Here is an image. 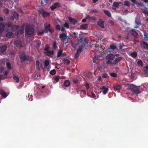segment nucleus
Returning a JSON list of instances; mask_svg holds the SVG:
<instances>
[{"label": "nucleus", "instance_id": "f257e3e1", "mask_svg": "<svg viewBox=\"0 0 148 148\" xmlns=\"http://www.w3.org/2000/svg\"><path fill=\"white\" fill-rule=\"evenodd\" d=\"M25 37L27 38L31 37L35 35L34 29L29 25H27L25 27Z\"/></svg>", "mask_w": 148, "mask_h": 148}, {"label": "nucleus", "instance_id": "f03ea898", "mask_svg": "<svg viewBox=\"0 0 148 148\" xmlns=\"http://www.w3.org/2000/svg\"><path fill=\"white\" fill-rule=\"evenodd\" d=\"M19 58L22 63L26 61L32 62L34 60L33 57L26 55L25 53L24 52H22L19 54Z\"/></svg>", "mask_w": 148, "mask_h": 148}, {"label": "nucleus", "instance_id": "7ed1b4c3", "mask_svg": "<svg viewBox=\"0 0 148 148\" xmlns=\"http://www.w3.org/2000/svg\"><path fill=\"white\" fill-rule=\"evenodd\" d=\"M129 88L134 93L139 94L140 92L139 90L140 87H138L133 84H130L129 86Z\"/></svg>", "mask_w": 148, "mask_h": 148}, {"label": "nucleus", "instance_id": "20e7f679", "mask_svg": "<svg viewBox=\"0 0 148 148\" xmlns=\"http://www.w3.org/2000/svg\"><path fill=\"white\" fill-rule=\"evenodd\" d=\"M38 12L40 14H42L43 17L49 16L50 14V13L45 11L43 9L39 10Z\"/></svg>", "mask_w": 148, "mask_h": 148}, {"label": "nucleus", "instance_id": "39448f33", "mask_svg": "<svg viewBox=\"0 0 148 148\" xmlns=\"http://www.w3.org/2000/svg\"><path fill=\"white\" fill-rule=\"evenodd\" d=\"M61 6V4L59 2H56L53 4L50 7L51 10H53L57 8H60Z\"/></svg>", "mask_w": 148, "mask_h": 148}, {"label": "nucleus", "instance_id": "423d86ee", "mask_svg": "<svg viewBox=\"0 0 148 148\" xmlns=\"http://www.w3.org/2000/svg\"><path fill=\"white\" fill-rule=\"evenodd\" d=\"M77 33L73 32V34L70 33L69 35L67 36V40L71 39L72 38H76L77 37Z\"/></svg>", "mask_w": 148, "mask_h": 148}, {"label": "nucleus", "instance_id": "0eeeda50", "mask_svg": "<svg viewBox=\"0 0 148 148\" xmlns=\"http://www.w3.org/2000/svg\"><path fill=\"white\" fill-rule=\"evenodd\" d=\"M123 58L121 57H118L115 59L112 62L114 65L117 64L121 60H122Z\"/></svg>", "mask_w": 148, "mask_h": 148}, {"label": "nucleus", "instance_id": "6e6552de", "mask_svg": "<svg viewBox=\"0 0 148 148\" xmlns=\"http://www.w3.org/2000/svg\"><path fill=\"white\" fill-rule=\"evenodd\" d=\"M113 88L115 91H117L118 92H120L121 86L120 85L116 84L113 85Z\"/></svg>", "mask_w": 148, "mask_h": 148}, {"label": "nucleus", "instance_id": "1a4fd4ad", "mask_svg": "<svg viewBox=\"0 0 148 148\" xmlns=\"http://www.w3.org/2000/svg\"><path fill=\"white\" fill-rule=\"evenodd\" d=\"M140 45L141 47L145 49L148 50V44L145 41H142L141 42Z\"/></svg>", "mask_w": 148, "mask_h": 148}, {"label": "nucleus", "instance_id": "9d476101", "mask_svg": "<svg viewBox=\"0 0 148 148\" xmlns=\"http://www.w3.org/2000/svg\"><path fill=\"white\" fill-rule=\"evenodd\" d=\"M115 58V56L114 54H110L107 55L106 57V59L107 60H112Z\"/></svg>", "mask_w": 148, "mask_h": 148}, {"label": "nucleus", "instance_id": "9b49d317", "mask_svg": "<svg viewBox=\"0 0 148 148\" xmlns=\"http://www.w3.org/2000/svg\"><path fill=\"white\" fill-rule=\"evenodd\" d=\"M7 48V47L5 45H2L0 47V52L2 53L6 51Z\"/></svg>", "mask_w": 148, "mask_h": 148}, {"label": "nucleus", "instance_id": "f8f14e48", "mask_svg": "<svg viewBox=\"0 0 148 148\" xmlns=\"http://www.w3.org/2000/svg\"><path fill=\"white\" fill-rule=\"evenodd\" d=\"M69 19L70 22L73 25H75L77 22L76 20L73 18H72L71 17H69Z\"/></svg>", "mask_w": 148, "mask_h": 148}, {"label": "nucleus", "instance_id": "ddd939ff", "mask_svg": "<svg viewBox=\"0 0 148 148\" xmlns=\"http://www.w3.org/2000/svg\"><path fill=\"white\" fill-rule=\"evenodd\" d=\"M130 33L133 36L136 37L138 36V35L137 32L134 29L130 30Z\"/></svg>", "mask_w": 148, "mask_h": 148}, {"label": "nucleus", "instance_id": "4468645a", "mask_svg": "<svg viewBox=\"0 0 148 148\" xmlns=\"http://www.w3.org/2000/svg\"><path fill=\"white\" fill-rule=\"evenodd\" d=\"M6 36L8 38H12L14 37V35L12 32H9L6 34Z\"/></svg>", "mask_w": 148, "mask_h": 148}, {"label": "nucleus", "instance_id": "2eb2a0df", "mask_svg": "<svg viewBox=\"0 0 148 148\" xmlns=\"http://www.w3.org/2000/svg\"><path fill=\"white\" fill-rule=\"evenodd\" d=\"M104 21H102L101 19L99 20L97 22L98 25L101 28H104Z\"/></svg>", "mask_w": 148, "mask_h": 148}, {"label": "nucleus", "instance_id": "dca6fc26", "mask_svg": "<svg viewBox=\"0 0 148 148\" xmlns=\"http://www.w3.org/2000/svg\"><path fill=\"white\" fill-rule=\"evenodd\" d=\"M20 27V26L18 25H13L12 27L11 30L15 32L19 29Z\"/></svg>", "mask_w": 148, "mask_h": 148}, {"label": "nucleus", "instance_id": "f3484780", "mask_svg": "<svg viewBox=\"0 0 148 148\" xmlns=\"http://www.w3.org/2000/svg\"><path fill=\"white\" fill-rule=\"evenodd\" d=\"M86 18L88 19L90 21H94L96 20L95 17L89 15H87L86 17Z\"/></svg>", "mask_w": 148, "mask_h": 148}, {"label": "nucleus", "instance_id": "a211bd4d", "mask_svg": "<svg viewBox=\"0 0 148 148\" xmlns=\"http://www.w3.org/2000/svg\"><path fill=\"white\" fill-rule=\"evenodd\" d=\"M88 43L86 42H84L83 43L82 45L79 47H82L84 48H85L86 49H87V48L88 46Z\"/></svg>", "mask_w": 148, "mask_h": 148}, {"label": "nucleus", "instance_id": "6ab92c4d", "mask_svg": "<svg viewBox=\"0 0 148 148\" xmlns=\"http://www.w3.org/2000/svg\"><path fill=\"white\" fill-rule=\"evenodd\" d=\"M103 11L105 14L108 17H110L111 16V14L109 11L106 10H104Z\"/></svg>", "mask_w": 148, "mask_h": 148}, {"label": "nucleus", "instance_id": "aec40b11", "mask_svg": "<svg viewBox=\"0 0 148 148\" xmlns=\"http://www.w3.org/2000/svg\"><path fill=\"white\" fill-rule=\"evenodd\" d=\"M101 89L103 90V92L104 94H106L109 90L108 88H106L104 86H102V87L101 88Z\"/></svg>", "mask_w": 148, "mask_h": 148}, {"label": "nucleus", "instance_id": "412c9836", "mask_svg": "<svg viewBox=\"0 0 148 148\" xmlns=\"http://www.w3.org/2000/svg\"><path fill=\"white\" fill-rule=\"evenodd\" d=\"M24 26L22 27L21 29L17 32V34L18 35H21L24 32Z\"/></svg>", "mask_w": 148, "mask_h": 148}, {"label": "nucleus", "instance_id": "4be33fe9", "mask_svg": "<svg viewBox=\"0 0 148 148\" xmlns=\"http://www.w3.org/2000/svg\"><path fill=\"white\" fill-rule=\"evenodd\" d=\"M70 83L69 80H66L64 82L63 85L65 87H67L70 86Z\"/></svg>", "mask_w": 148, "mask_h": 148}, {"label": "nucleus", "instance_id": "5701e85b", "mask_svg": "<svg viewBox=\"0 0 148 148\" xmlns=\"http://www.w3.org/2000/svg\"><path fill=\"white\" fill-rule=\"evenodd\" d=\"M5 25L2 23H0V34L4 30Z\"/></svg>", "mask_w": 148, "mask_h": 148}, {"label": "nucleus", "instance_id": "b1692460", "mask_svg": "<svg viewBox=\"0 0 148 148\" xmlns=\"http://www.w3.org/2000/svg\"><path fill=\"white\" fill-rule=\"evenodd\" d=\"M12 14L14 17L16 18V20H18L19 16V14L15 12H13Z\"/></svg>", "mask_w": 148, "mask_h": 148}, {"label": "nucleus", "instance_id": "393cba45", "mask_svg": "<svg viewBox=\"0 0 148 148\" xmlns=\"http://www.w3.org/2000/svg\"><path fill=\"white\" fill-rule=\"evenodd\" d=\"M110 49H112V50H114V49H116V50H118V49L115 46H114V45H111L110 46V48H109V50L108 51H110V52L111 51L110 50Z\"/></svg>", "mask_w": 148, "mask_h": 148}, {"label": "nucleus", "instance_id": "a878e982", "mask_svg": "<svg viewBox=\"0 0 148 148\" xmlns=\"http://www.w3.org/2000/svg\"><path fill=\"white\" fill-rule=\"evenodd\" d=\"M88 25L87 24L81 25L80 26V28L81 29H85L88 28Z\"/></svg>", "mask_w": 148, "mask_h": 148}, {"label": "nucleus", "instance_id": "bb28decb", "mask_svg": "<svg viewBox=\"0 0 148 148\" xmlns=\"http://www.w3.org/2000/svg\"><path fill=\"white\" fill-rule=\"evenodd\" d=\"M44 31L45 33H47L48 32L49 30L50 29V28H49L48 27L47 25H46L45 24L44 25Z\"/></svg>", "mask_w": 148, "mask_h": 148}, {"label": "nucleus", "instance_id": "cd10ccee", "mask_svg": "<svg viewBox=\"0 0 148 148\" xmlns=\"http://www.w3.org/2000/svg\"><path fill=\"white\" fill-rule=\"evenodd\" d=\"M135 23L136 25L134 27V28H138L141 25V22H138L136 20H135Z\"/></svg>", "mask_w": 148, "mask_h": 148}, {"label": "nucleus", "instance_id": "c85d7f7f", "mask_svg": "<svg viewBox=\"0 0 148 148\" xmlns=\"http://www.w3.org/2000/svg\"><path fill=\"white\" fill-rule=\"evenodd\" d=\"M63 52V51L62 49H60L59 50L58 52L57 57L58 58L60 57H61Z\"/></svg>", "mask_w": 148, "mask_h": 148}, {"label": "nucleus", "instance_id": "c756f323", "mask_svg": "<svg viewBox=\"0 0 148 148\" xmlns=\"http://www.w3.org/2000/svg\"><path fill=\"white\" fill-rule=\"evenodd\" d=\"M53 54V51H48L46 52V55L47 56H50V57H51V56H52Z\"/></svg>", "mask_w": 148, "mask_h": 148}, {"label": "nucleus", "instance_id": "7c9ffc66", "mask_svg": "<svg viewBox=\"0 0 148 148\" xmlns=\"http://www.w3.org/2000/svg\"><path fill=\"white\" fill-rule=\"evenodd\" d=\"M53 48L54 50H56L58 48L56 42V41H54L53 42Z\"/></svg>", "mask_w": 148, "mask_h": 148}, {"label": "nucleus", "instance_id": "2f4dec72", "mask_svg": "<svg viewBox=\"0 0 148 148\" xmlns=\"http://www.w3.org/2000/svg\"><path fill=\"white\" fill-rule=\"evenodd\" d=\"M66 33H62L60 34L59 35V38L62 39L63 38H64L66 36Z\"/></svg>", "mask_w": 148, "mask_h": 148}, {"label": "nucleus", "instance_id": "473e14b6", "mask_svg": "<svg viewBox=\"0 0 148 148\" xmlns=\"http://www.w3.org/2000/svg\"><path fill=\"white\" fill-rule=\"evenodd\" d=\"M49 0H44L43 1H41V5H44L48 3Z\"/></svg>", "mask_w": 148, "mask_h": 148}, {"label": "nucleus", "instance_id": "72a5a7b5", "mask_svg": "<svg viewBox=\"0 0 148 148\" xmlns=\"http://www.w3.org/2000/svg\"><path fill=\"white\" fill-rule=\"evenodd\" d=\"M44 66L45 68H47V66L49 64V62L48 60H45V62Z\"/></svg>", "mask_w": 148, "mask_h": 148}, {"label": "nucleus", "instance_id": "f704fd0d", "mask_svg": "<svg viewBox=\"0 0 148 148\" xmlns=\"http://www.w3.org/2000/svg\"><path fill=\"white\" fill-rule=\"evenodd\" d=\"M144 72L145 73L148 74V65H146L145 67H144Z\"/></svg>", "mask_w": 148, "mask_h": 148}, {"label": "nucleus", "instance_id": "c9c22d12", "mask_svg": "<svg viewBox=\"0 0 148 148\" xmlns=\"http://www.w3.org/2000/svg\"><path fill=\"white\" fill-rule=\"evenodd\" d=\"M6 65L7 68L9 70H11L12 69L11 65L9 62H7Z\"/></svg>", "mask_w": 148, "mask_h": 148}, {"label": "nucleus", "instance_id": "e433bc0d", "mask_svg": "<svg viewBox=\"0 0 148 148\" xmlns=\"http://www.w3.org/2000/svg\"><path fill=\"white\" fill-rule=\"evenodd\" d=\"M119 5L118 2H115L113 3L112 7L113 8L115 7V8H117L118 7Z\"/></svg>", "mask_w": 148, "mask_h": 148}, {"label": "nucleus", "instance_id": "4c0bfd02", "mask_svg": "<svg viewBox=\"0 0 148 148\" xmlns=\"http://www.w3.org/2000/svg\"><path fill=\"white\" fill-rule=\"evenodd\" d=\"M64 63V64H69L70 63V61L67 59H65L63 60Z\"/></svg>", "mask_w": 148, "mask_h": 148}, {"label": "nucleus", "instance_id": "58836bf2", "mask_svg": "<svg viewBox=\"0 0 148 148\" xmlns=\"http://www.w3.org/2000/svg\"><path fill=\"white\" fill-rule=\"evenodd\" d=\"M5 25L8 28L11 27L12 26V24L10 22L6 23L5 24Z\"/></svg>", "mask_w": 148, "mask_h": 148}, {"label": "nucleus", "instance_id": "ea45409f", "mask_svg": "<svg viewBox=\"0 0 148 148\" xmlns=\"http://www.w3.org/2000/svg\"><path fill=\"white\" fill-rule=\"evenodd\" d=\"M131 56L133 58H135L137 56V53L136 52H133L131 53Z\"/></svg>", "mask_w": 148, "mask_h": 148}, {"label": "nucleus", "instance_id": "a19ab883", "mask_svg": "<svg viewBox=\"0 0 148 148\" xmlns=\"http://www.w3.org/2000/svg\"><path fill=\"white\" fill-rule=\"evenodd\" d=\"M13 79L17 83H18L19 82V78L16 76H14Z\"/></svg>", "mask_w": 148, "mask_h": 148}, {"label": "nucleus", "instance_id": "79ce46f5", "mask_svg": "<svg viewBox=\"0 0 148 148\" xmlns=\"http://www.w3.org/2000/svg\"><path fill=\"white\" fill-rule=\"evenodd\" d=\"M137 64L138 65L142 66H143V63L141 60H139L137 62Z\"/></svg>", "mask_w": 148, "mask_h": 148}, {"label": "nucleus", "instance_id": "37998d69", "mask_svg": "<svg viewBox=\"0 0 148 148\" xmlns=\"http://www.w3.org/2000/svg\"><path fill=\"white\" fill-rule=\"evenodd\" d=\"M110 75L114 77H117V75L116 73H110Z\"/></svg>", "mask_w": 148, "mask_h": 148}, {"label": "nucleus", "instance_id": "c03bdc74", "mask_svg": "<svg viewBox=\"0 0 148 148\" xmlns=\"http://www.w3.org/2000/svg\"><path fill=\"white\" fill-rule=\"evenodd\" d=\"M44 31H38L37 32V35L38 36H40L43 35L44 34Z\"/></svg>", "mask_w": 148, "mask_h": 148}, {"label": "nucleus", "instance_id": "a18cd8bd", "mask_svg": "<svg viewBox=\"0 0 148 148\" xmlns=\"http://www.w3.org/2000/svg\"><path fill=\"white\" fill-rule=\"evenodd\" d=\"M56 73V71L55 69L52 70L50 72V74L51 75H54Z\"/></svg>", "mask_w": 148, "mask_h": 148}, {"label": "nucleus", "instance_id": "49530a36", "mask_svg": "<svg viewBox=\"0 0 148 148\" xmlns=\"http://www.w3.org/2000/svg\"><path fill=\"white\" fill-rule=\"evenodd\" d=\"M1 95L3 97L5 98L7 97V94L4 91H3L1 92Z\"/></svg>", "mask_w": 148, "mask_h": 148}, {"label": "nucleus", "instance_id": "de8ad7c7", "mask_svg": "<svg viewBox=\"0 0 148 148\" xmlns=\"http://www.w3.org/2000/svg\"><path fill=\"white\" fill-rule=\"evenodd\" d=\"M144 40H147L148 39V34H146L145 32H144Z\"/></svg>", "mask_w": 148, "mask_h": 148}, {"label": "nucleus", "instance_id": "09e8293b", "mask_svg": "<svg viewBox=\"0 0 148 148\" xmlns=\"http://www.w3.org/2000/svg\"><path fill=\"white\" fill-rule=\"evenodd\" d=\"M60 78V76H57L54 78V80L56 81L57 82H59Z\"/></svg>", "mask_w": 148, "mask_h": 148}, {"label": "nucleus", "instance_id": "8fccbe9b", "mask_svg": "<svg viewBox=\"0 0 148 148\" xmlns=\"http://www.w3.org/2000/svg\"><path fill=\"white\" fill-rule=\"evenodd\" d=\"M67 36L66 35V37L64 38H63L62 39H61V40L63 42H65L66 41V40H67Z\"/></svg>", "mask_w": 148, "mask_h": 148}, {"label": "nucleus", "instance_id": "3c124183", "mask_svg": "<svg viewBox=\"0 0 148 148\" xmlns=\"http://www.w3.org/2000/svg\"><path fill=\"white\" fill-rule=\"evenodd\" d=\"M107 61H106V63L107 64H110L112 65H114V64L112 63V62H111V60H107Z\"/></svg>", "mask_w": 148, "mask_h": 148}, {"label": "nucleus", "instance_id": "603ef678", "mask_svg": "<svg viewBox=\"0 0 148 148\" xmlns=\"http://www.w3.org/2000/svg\"><path fill=\"white\" fill-rule=\"evenodd\" d=\"M108 76V74L107 73H105L103 75L102 77L103 78H107Z\"/></svg>", "mask_w": 148, "mask_h": 148}, {"label": "nucleus", "instance_id": "864d4df0", "mask_svg": "<svg viewBox=\"0 0 148 148\" xmlns=\"http://www.w3.org/2000/svg\"><path fill=\"white\" fill-rule=\"evenodd\" d=\"M56 29L58 30H60V26L59 25H57L56 26Z\"/></svg>", "mask_w": 148, "mask_h": 148}, {"label": "nucleus", "instance_id": "5fc2aeb1", "mask_svg": "<svg viewBox=\"0 0 148 148\" xmlns=\"http://www.w3.org/2000/svg\"><path fill=\"white\" fill-rule=\"evenodd\" d=\"M63 26L64 27H66L67 28H69V25L67 23H64L63 25Z\"/></svg>", "mask_w": 148, "mask_h": 148}, {"label": "nucleus", "instance_id": "6e6d98bb", "mask_svg": "<svg viewBox=\"0 0 148 148\" xmlns=\"http://www.w3.org/2000/svg\"><path fill=\"white\" fill-rule=\"evenodd\" d=\"M79 56V54L77 53V52L75 53V58H78Z\"/></svg>", "mask_w": 148, "mask_h": 148}, {"label": "nucleus", "instance_id": "4d7b16f0", "mask_svg": "<svg viewBox=\"0 0 148 148\" xmlns=\"http://www.w3.org/2000/svg\"><path fill=\"white\" fill-rule=\"evenodd\" d=\"M85 86L86 89H88L89 88V85L88 83H86L85 85Z\"/></svg>", "mask_w": 148, "mask_h": 148}, {"label": "nucleus", "instance_id": "13d9d810", "mask_svg": "<svg viewBox=\"0 0 148 148\" xmlns=\"http://www.w3.org/2000/svg\"><path fill=\"white\" fill-rule=\"evenodd\" d=\"M98 59V57L97 56H95L93 58V60L94 62L96 60H97Z\"/></svg>", "mask_w": 148, "mask_h": 148}, {"label": "nucleus", "instance_id": "bf43d9fd", "mask_svg": "<svg viewBox=\"0 0 148 148\" xmlns=\"http://www.w3.org/2000/svg\"><path fill=\"white\" fill-rule=\"evenodd\" d=\"M3 2L2 0H0V8L2 7L3 6Z\"/></svg>", "mask_w": 148, "mask_h": 148}, {"label": "nucleus", "instance_id": "052dcab7", "mask_svg": "<svg viewBox=\"0 0 148 148\" xmlns=\"http://www.w3.org/2000/svg\"><path fill=\"white\" fill-rule=\"evenodd\" d=\"M123 45H121L119 47V49H120L121 51H123V50L122 49V48L124 46Z\"/></svg>", "mask_w": 148, "mask_h": 148}, {"label": "nucleus", "instance_id": "680f3d73", "mask_svg": "<svg viewBox=\"0 0 148 148\" xmlns=\"http://www.w3.org/2000/svg\"><path fill=\"white\" fill-rule=\"evenodd\" d=\"M124 5L129 7L130 5L129 3L128 2H126L124 3Z\"/></svg>", "mask_w": 148, "mask_h": 148}, {"label": "nucleus", "instance_id": "e2e57ef3", "mask_svg": "<svg viewBox=\"0 0 148 148\" xmlns=\"http://www.w3.org/2000/svg\"><path fill=\"white\" fill-rule=\"evenodd\" d=\"M83 51V50L81 49H78L77 50V53H78L79 54L80 53L82 52Z\"/></svg>", "mask_w": 148, "mask_h": 148}, {"label": "nucleus", "instance_id": "0e129e2a", "mask_svg": "<svg viewBox=\"0 0 148 148\" xmlns=\"http://www.w3.org/2000/svg\"><path fill=\"white\" fill-rule=\"evenodd\" d=\"M78 80L77 79H74L73 80V83L75 84H77L78 82Z\"/></svg>", "mask_w": 148, "mask_h": 148}, {"label": "nucleus", "instance_id": "69168bd1", "mask_svg": "<svg viewBox=\"0 0 148 148\" xmlns=\"http://www.w3.org/2000/svg\"><path fill=\"white\" fill-rule=\"evenodd\" d=\"M40 64L39 61L37 60L36 61V64L37 66H38Z\"/></svg>", "mask_w": 148, "mask_h": 148}, {"label": "nucleus", "instance_id": "338daca9", "mask_svg": "<svg viewBox=\"0 0 148 148\" xmlns=\"http://www.w3.org/2000/svg\"><path fill=\"white\" fill-rule=\"evenodd\" d=\"M142 12L143 13L146 14H147V15H148V12L147 11H146V10H143L142 11Z\"/></svg>", "mask_w": 148, "mask_h": 148}, {"label": "nucleus", "instance_id": "774afa93", "mask_svg": "<svg viewBox=\"0 0 148 148\" xmlns=\"http://www.w3.org/2000/svg\"><path fill=\"white\" fill-rule=\"evenodd\" d=\"M5 14H8L9 12V10L7 9H5Z\"/></svg>", "mask_w": 148, "mask_h": 148}]
</instances>
